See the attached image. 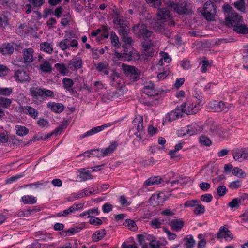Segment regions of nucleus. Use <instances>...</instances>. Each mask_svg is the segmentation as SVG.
<instances>
[{
	"mask_svg": "<svg viewBox=\"0 0 248 248\" xmlns=\"http://www.w3.org/2000/svg\"><path fill=\"white\" fill-rule=\"evenodd\" d=\"M123 47L124 48V53H119L116 51L114 52V56L112 59L113 62H116L117 61H129L132 60H137L140 59V55L137 51L132 49L127 53L125 50V46L124 45Z\"/></svg>",
	"mask_w": 248,
	"mask_h": 248,
	"instance_id": "nucleus-4",
	"label": "nucleus"
},
{
	"mask_svg": "<svg viewBox=\"0 0 248 248\" xmlns=\"http://www.w3.org/2000/svg\"><path fill=\"white\" fill-rule=\"evenodd\" d=\"M33 30H34V29L32 27H29L26 25L21 24L16 30V31L18 34L22 36L31 33Z\"/></svg>",
	"mask_w": 248,
	"mask_h": 248,
	"instance_id": "nucleus-25",
	"label": "nucleus"
},
{
	"mask_svg": "<svg viewBox=\"0 0 248 248\" xmlns=\"http://www.w3.org/2000/svg\"><path fill=\"white\" fill-rule=\"evenodd\" d=\"M170 73L169 68L166 67L164 69L162 72H160L157 75V78L159 80L164 79L166 77H167Z\"/></svg>",
	"mask_w": 248,
	"mask_h": 248,
	"instance_id": "nucleus-58",
	"label": "nucleus"
},
{
	"mask_svg": "<svg viewBox=\"0 0 248 248\" xmlns=\"http://www.w3.org/2000/svg\"><path fill=\"white\" fill-rule=\"evenodd\" d=\"M223 8L225 12L226 22L227 26H232L234 31L237 33H248V28L243 24L242 16L235 12L228 4L224 5Z\"/></svg>",
	"mask_w": 248,
	"mask_h": 248,
	"instance_id": "nucleus-1",
	"label": "nucleus"
},
{
	"mask_svg": "<svg viewBox=\"0 0 248 248\" xmlns=\"http://www.w3.org/2000/svg\"><path fill=\"white\" fill-rule=\"evenodd\" d=\"M232 173L233 175L240 178H244L246 176L245 171L238 167L234 168L232 170Z\"/></svg>",
	"mask_w": 248,
	"mask_h": 248,
	"instance_id": "nucleus-42",
	"label": "nucleus"
},
{
	"mask_svg": "<svg viewBox=\"0 0 248 248\" xmlns=\"http://www.w3.org/2000/svg\"><path fill=\"white\" fill-rule=\"evenodd\" d=\"M82 62L80 58H75L71 60L68 65V68L71 70H76L80 68Z\"/></svg>",
	"mask_w": 248,
	"mask_h": 248,
	"instance_id": "nucleus-22",
	"label": "nucleus"
},
{
	"mask_svg": "<svg viewBox=\"0 0 248 248\" xmlns=\"http://www.w3.org/2000/svg\"><path fill=\"white\" fill-rule=\"evenodd\" d=\"M118 121H115L112 122L108 123L101 126H96L92 128L91 130L88 131L86 133L81 135V137L83 138L86 137L92 136L96 133L103 131L106 128L110 127L115 125Z\"/></svg>",
	"mask_w": 248,
	"mask_h": 248,
	"instance_id": "nucleus-10",
	"label": "nucleus"
},
{
	"mask_svg": "<svg viewBox=\"0 0 248 248\" xmlns=\"http://www.w3.org/2000/svg\"><path fill=\"white\" fill-rule=\"evenodd\" d=\"M15 45L4 43L0 47V52L4 55H10L13 53Z\"/></svg>",
	"mask_w": 248,
	"mask_h": 248,
	"instance_id": "nucleus-19",
	"label": "nucleus"
},
{
	"mask_svg": "<svg viewBox=\"0 0 248 248\" xmlns=\"http://www.w3.org/2000/svg\"><path fill=\"white\" fill-rule=\"evenodd\" d=\"M156 17L158 21L153 25V28L155 31L161 32L163 29L162 22L169 21L171 19L172 16L169 10L167 8H162L158 9Z\"/></svg>",
	"mask_w": 248,
	"mask_h": 248,
	"instance_id": "nucleus-3",
	"label": "nucleus"
},
{
	"mask_svg": "<svg viewBox=\"0 0 248 248\" xmlns=\"http://www.w3.org/2000/svg\"><path fill=\"white\" fill-rule=\"evenodd\" d=\"M182 112L179 107L166 114L163 119V124L172 122L182 116Z\"/></svg>",
	"mask_w": 248,
	"mask_h": 248,
	"instance_id": "nucleus-11",
	"label": "nucleus"
},
{
	"mask_svg": "<svg viewBox=\"0 0 248 248\" xmlns=\"http://www.w3.org/2000/svg\"><path fill=\"white\" fill-rule=\"evenodd\" d=\"M230 105L222 101L213 100L209 102L207 106L209 111L215 112H227L230 109Z\"/></svg>",
	"mask_w": 248,
	"mask_h": 248,
	"instance_id": "nucleus-7",
	"label": "nucleus"
},
{
	"mask_svg": "<svg viewBox=\"0 0 248 248\" xmlns=\"http://www.w3.org/2000/svg\"><path fill=\"white\" fill-rule=\"evenodd\" d=\"M40 49L47 53L51 54L53 52L52 45L48 42H43L40 44Z\"/></svg>",
	"mask_w": 248,
	"mask_h": 248,
	"instance_id": "nucleus-35",
	"label": "nucleus"
},
{
	"mask_svg": "<svg viewBox=\"0 0 248 248\" xmlns=\"http://www.w3.org/2000/svg\"><path fill=\"white\" fill-rule=\"evenodd\" d=\"M169 9H173L174 11L179 14H186L187 11V3L185 0H180L178 2L175 3L170 1L167 4Z\"/></svg>",
	"mask_w": 248,
	"mask_h": 248,
	"instance_id": "nucleus-9",
	"label": "nucleus"
},
{
	"mask_svg": "<svg viewBox=\"0 0 248 248\" xmlns=\"http://www.w3.org/2000/svg\"><path fill=\"white\" fill-rule=\"evenodd\" d=\"M110 39L111 45L115 48H118L121 46L118 37L114 32H111L110 34Z\"/></svg>",
	"mask_w": 248,
	"mask_h": 248,
	"instance_id": "nucleus-39",
	"label": "nucleus"
},
{
	"mask_svg": "<svg viewBox=\"0 0 248 248\" xmlns=\"http://www.w3.org/2000/svg\"><path fill=\"white\" fill-rule=\"evenodd\" d=\"M62 82L64 88L67 90H69L74 84L73 80L67 78H63Z\"/></svg>",
	"mask_w": 248,
	"mask_h": 248,
	"instance_id": "nucleus-54",
	"label": "nucleus"
},
{
	"mask_svg": "<svg viewBox=\"0 0 248 248\" xmlns=\"http://www.w3.org/2000/svg\"><path fill=\"white\" fill-rule=\"evenodd\" d=\"M146 3L155 8L160 7L164 0H145Z\"/></svg>",
	"mask_w": 248,
	"mask_h": 248,
	"instance_id": "nucleus-50",
	"label": "nucleus"
},
{
	"mask_svg": "<svg viewBox=\"0 0 248 248\" xmlns=\"http://www.w3.org/2000/svg\"><path fill=\"white\" fill-rule=\"evenodd\" d=\"M133 30L135 34L144 38L149 37L152 34V32L147 30L146 26L144 24L136 25L134 26Z\"/></svg>",
	"mask_w": 248,
	"mask_h": 248,
	"instance_id": "nucleus-12",
	"label": "nucleus"
},
{
	"mask_svg": "<svg viewBox=\"0 0 248 248\" xmlns=\"http://www.w3.org/2000/svg\"><path fill=\"white\" fill-rule=\"evenodd\" d=\"M13 93L11 87H0V95L9 96Z\"/></svg>",
	"mask_w": 248,
	"mask_h": 248,
	"instance_id": "nucleus-55",
	"label": "nucleus"
},
{
	"mask_svg": "<svg viewBox=\"0 0 248 248\" xmlns=\"http://www.w3.org/2000/svg\"><path fill=\"white\" fill-rule=\"evenodd\" d=\"M21 111L24 114L29 115L31 118L35 119L38 116L39 113L37 110L30 106H25L21 108Z\"/></svg>",
	"mask_w": 248,
	"mask_h": 248,
	"instance_id": "nucleus-18",
	"label": "nucleus"
},
{
	"mask_svg": "<svg viewBox=\"0 0 248 248\" xmlns=\"http://www.w3.org/2000/svg\"><path fill=\"white\" fill-rule=\"evenodd\" d=\"M89 222L90 224L94 226H100L103 223L101 219L99 218L95 217L92 216L90 217Z\"/></svg>",
	"mask_w": 248,
	"mask_h": 248,
	"instance_id": "nucleus-53",
	"label": "nucleus"
},
{
	"mask_svg": "<svg viewBox=\"0 0 248 248\" xmlns=\"http://www.w3.org/2000/svg\"><path fill=\"white\" fill-rule=\"evenodd\" d=\"M91 37L92 38L97 37L96 39L97 41H99L103 37L108 38V35L106 33V29L105 27H103L101 29H98L95 31H92Z\"/></svg>",
	"mask_w": 248,
	"mask_h": 248,
	"instance_id": "nucleus-21",
	"label": "nucleus"
},
{
	"mask_svg": "<svg viewBox=\"0 0 248 248\" xmlns=\"http://www.w3.org/2000/svg\"><path fill=\"white\" fill-rule=\"evenodd\" d=\"M12 102V99L0 97V107L3 108H8L10 107Z\"/></svg>",
	"mask_w": 248,
	"mask_h": 248,
	"instance_id": "nucleus-33",
	"label": "nucleus"
},
{
	"mask_svg": "<svg viewBox=\"0 0 248 248\" xmlns=\"http://www.w3.org/2000/svg\"><path fill=\"white\" fill-rule=\"evenodd\" d=\"M75 213L72 207L71 206L69 207L67 209L61 211L57 214V217H67L69 215Z\"/></svg>",
	"mask_w": 248,
	"mask_h": 248,
	"instance_id": "nucleus-46",
	"label": "nucleus"
},
{
	"mask_svg": "<svg viewBox=\"0 0 248 248\" xmlns=\"http://www.w3.org/2000/svg\"><path fill=\"white\" fill-rule=\"evenodd\" d=\"M55 67L58 71L63 76L68 75L70 74L68 68H66L65 65L62 63H57Z\"/></svg>",
	"mask_w": 248,
	"mask_h": 248,
	"instance_id": "nucleus-38",
	"label": "nucleus"
},
{
	"mask_svg": "<svg viewBox=\"0 0 248 248\" xmlns=\"http://www.w3.org/2000/svg\"><path fill=\"white\" fill-rule=\"evenodd\" d=\"M202 105L200 100L196 98L187 100L181 105L179 108L182 113L187 115H193L197 113L201 108Z\"/></svg>",
	"mask_w": 248,
	"mask_h": 248,
	"instance_id": "nucleus-2",
	"label": "nucleus"
},
{
	"mask_svg": "<svg viewBox=\"0 0 248 248\" xmlns=\"http://www.w3.org/2000/svg\"><path fill=\"white\" fill-rule=\"evenodd\" d=\"M201 130L199 124L195 123L180 128L177 130V134L179 137L191 136L197 134Z\"/></svg>",
	"mask_w": 248,
	"mask_h": 248,
	"instance_id": "nucleus-5",
	"label": "nucleus"
},
{
	"mask_svg": "<svg viewBox=\"0 0 248 248\" xmlns=\"http://www.w3.org/2000/svg\"><path fill=\"white\" fill-rule=\"evenodd\" d=\"M122 67L124 72L127 76H130L134 79L139 77V71L134 66L123 64Z\"/></svg>",
	"mask_w": 248,
	"mask_h": 248,
	"instance_id": "nucleus-13",
	"label": "nucleus"
},
{
	"mask_svg": "<svg viewBox=\"0 0 248 248\" xmlns=\"http://www.w3.org/2000/svg\"><path fill=\"white\" fill-rule=\"evenodd\" d=\"M164 194L163 193H158L153 194L150 199V202L151 204L155 205L159 204L163 202V197Z\"/></svg>",
	"mask_w": 248,
	"mask_h": 248,
	"instance_id": "nucleus-26",
	"label": "nucleus"
},
{
	"mask_svg": "<svg viewBox=\"0 0 248 248\" xmlns=\"http://www.w3.org/2000/svg\"><path fill=\"white\" fill-rule=\"evenodd\" d=\"M160 55L161 56V58L158 63V65L162 66L163 65V61L167 63H169L171 62V58L168 54V53L165 52L161 51L160 53Z\"/></svg>",
	"mask_w": 248,
	"mask_h": 248,
	"instance_id": "nucleus-34",
	"label": "nucleus"
},
{
	"mask_svg": "<svg viewBox=\"0 0 248 248\" xmlns=\"http://www.w3.org/2000/svg\"><path fill=\"white\" fill-rule=\"evenodd\" d=\"M16 134L20 136H24L27 134L28 133V129L24 126H16L15 127Z\"/></svg>",
	"mask_w": 248,
	"mask_h": 248,
	"instance_id": "nucleus-48",
	"label": "nucleus"
},
{
	"mask_svg": "<svg viewBox=\"0 0 248 248\" xmlns=\"http://www.w3.org/2000/svg\"><path fill=\"white\" fill-rule=\"evenodd\" d=\"M161 179L159 176L151 177L145 182V185L147 186L158 184L161 182Z\"/></svg>",
	"mask_w": 248,
	"mask_h": 248,
	"instance_id": "nucleus-41",
	"label": "nucleus"
},
{
	"mask_svg": "<svg viewBox=\"0 0 248 248\" xmlns=\"http://www.w3.org/2000/svg\"><path fill=\"white\" fill-rule=\"evenodd\" d=\"M21 201L24 204H32L36 202V198L32 195H25L21 198Z\"/></svg>",
	"mask_w": 248,
	"mask_h": 248,
	"instance_id": "nucleus-36",
	"label": "nucleus"
},
{
	"mask_svg": "<svg viewBox=\"0 0 248 248\" xmlns=\"http://www.w3.org/2000/svg\"><path fill=\"white\" fill-rule=\"evenodd\" d=\"M106 234L105 230H99L95 232L93 235L92 238L93 241L97 242L102 239Z\"/></svg>",
	"mask_w": 248,
	"mask_h": 248,
	"instance_id": "nucleus-37",
	"label": "nucleus"
},
{
	"mask_svg": "<svg viewBox=\"0 0 248 248\" xmlns=\"http://www.w3.org/2000/svg\"><path fill=\"white\" fill-rule=\"evenodd\" d=\"M40 70L42 72L48 73L52 70V66L50 63L46 61H44L39 66Z\"/></svg>",
	"mask_w": 248,
	"mask_h": 248,
	"instance_id": "nucleus-40",
	"label": "nucleus"
},
{
	"mask_svg": "<svg viewBox=\"0 0 248 248\" xmlns=\"http://www.w3.org/2000/svg\"><path fill=\"white\" fill-rule=\"evenodd\" d=\"M185 241L186 243V246L188 248H192L195 245V241L194 240V238L191 235H189L186 236L185 238Z\"/></svg>",
	"mask_w": 248,
	"mask_h": 248,
	"instance_id": "nucleus-52",
	"label": "nucleus"
},
{
	"mask_svg": "<svg viewBox=\"0 0 248 248\" xmlns=\"http://www.w3.org/2000/svg\"><path fill=\"white\" fill-rule=\"evenodd\" d=\"M171 228L175 231H179L184 226L183 221L179 219H172L169 223Z\"/></svg>",
	"mask_w": 248,
	"mask_h": 248,
	"instance_id": "nucleus-29",
	"label": "nucleus"
},
{
	"mask_svg": "<svg viewBox=\"0 0 248 248\" xmlns=\"http://www.w3.org/2000/svg\"><path fill=\"white\" fill-rule=\"evenodd\" d=\"M243 63L244 68L248 71V46L245 47L243 52Z\"/></svg>",
	"mask_w": 248,
	"mask_h": 248,
	"instance_id": "nucleus-47",
	"label": "nucleus"
},
{
	"mask_svg": "<svg viewBox=\"0 0 248 248\" xmlns=\"http://www.w3.org/2000/svg\"><path fill=\"white\" fill-rule=\"evenodd\" d=\"M204 206L199 203L195 207L193 212L197 216H200L203 214L205 212Z\"/></svg>",
	"mask_w": 248,
	"mask_h": 248,
	"instance_id": "nucleus-51",
	"label": "nucleus"
},
{
	"mask_svg": "<svg viewBox=\"0 0 248 248\" xmlns=\"http://www.w3.org/2000/svg\"><path fill=\"white\" fill-rule=\"evenodd\" d=\"M217 237L218 239L224 238L226 241H231L233 239V236L228 228L222 226L217 234Z\"/></svg>",
	"mask_w": 248,
	"mask_h": 248,
	"instance_id": "nucleus-15",
	"label": "nucleus"
},
{
	"mask_svg": "<svg viewBox=\"0 0 248 248\" xmlns=\"http://www.w3.org/2000/svg\"><path fill=\"white\" fill-rule=\"evenodd\" d=\"M83 198L81 191H78L77 193H73L70 195L69 197V201H74L76 200Z\"/></svg>",
	"mask_w": 248,
	"mask_h": 248,
	"instance_id": "nucleus-56",
	"label": "nucleus"
},
{
	"mask_svg": "<svg viewBox=\"0 0 248 248\" xmlns=\"http://www.w3.org/2000/svg\"><path fill=\"white\" fill-rule=\"evenodd\" d=\"M241 182L239 180H236L230 183L229 187L230 189L234 190L238 188L241 186Z\"/></svg>",
	"mask_w": 248,
	"mask_h": 248,
	"instance_id": "nucleus-61",
	"label": "nucleus"
},
{
	"mask_svg": "<svg viewBox=\"0 0 248 248\" xmlns=\"http://www.w3.org/2000/svg\"><path fill=\"white\" fill-rule=\"evenodd\" d=\"M80 231L79 228L77 227L70 228L67 230H64L61 232V235L63 237L69 236L75 234Z\"/></svg>",
	"mask_w": 248,
	"mask_h": 248,
	"instance_id": "nucleus-32",
	"label": "nucleus"
},
{
	"mask_svg": "<svg viewBox=\"0 0 248 248\" xmlns=\"http://www.w3.org/2000/svg\"><path fill=\"white\" fill-rule=\"evenodd\" d=\"M93 176L90 171L84 169H81L79 171V174L77 176L78 181H85L87 180L92 179Z\"/></svg>",
	"mask_w": 248,
	"mask_h": 248,
	"instance_id": "nucleus-23",
	"label": "nucleus"
},
{
	"mask_svg": "<svg viewBox=\"0 0 248 248\" xmlns=\"http://www.w3.org/2000/svg\"><path fill=\"white\" fill-rule=\"evenodd\" d=\"M144 93L149 96H154L158 94L157 92L154 88V84L152 82H149L143 88Z\"/></svg>",
	"mask_w": 248,
	"mask_h": 248,
	"instance_id": "nucleus-24",
	"label": "nucleus"
},
{
	"mask_svg": "<svg viewBox=\"0 0 248 248\" xmlns=\"http://www.w3.org/2000/svg\"><path fill=\"white\" fill-rule=\"evenodd\" d=\"M97 68L99 71L107 75L109 73L108 66L107 65L103 63H99L98 64Z\"/></svg>",
	"mask_w": 248,
	"mask_h": 248,
	"instance_id": "nucleus-60",
	"label": "nucleus"
},
{
	"mask_svg": "<svg viewBox=\"0 0 248 248\" xmlns=\"http://www.w3.org/2000/svg\"><path fill=\"white\" fill-rule=\"evenodd\" d=\"M47 106L50 108L51 110L56 113L62 112L64 108V107L62 104L54 102H49L47 104Z\"/></svg>",
	"mask_w": 248,
	"mask_h": 248,
	"instance_id": "nucleus-28",
	"label": "nucleus"
},
{
	"mask_svg": "<svg viewBox=\"0 0 248 248\" xmlns=\"http://www.w3.org/2000/svg\"><path fill=\"white\" fill-rule=\"evenodd\" d=\"M124 226L128 227L130 230L133 231H135L137 230V227L135 222L131 219H126L124 222Z\"/></svg>",
	"mask_w": 248,
	"mask_h": 248,
	"instance_id": "nucleus-49",
	"label": "nucleus"
},
{
	"mask_svg": "<svg viewBox=\"0 0 248 248\" xmlns=\"http://www.w3.org/2000/svg\"><path fill=\"white\" fill-rule=\"evenodd\" d=\"M199 10L206 20L209 21L214 20L216 9L214 4L211 1H207L202 8H199Z\"/></svg>",
	"mask_w": 248,
	"mask_h": 248,
	"instance_id": "nucleus-6",
	"label": "nucleus"
},
{
	"mask_svg": "<svg viewBox=\"0 0 248 248\" xmlns=\"http://www.w3.org/2000/svg\"><path fill=\"white\" fill-rule=\"evenodd\" d=\"M199 203H200V202L197 200L187 201L185 202L184 206L186 207H196Z\"/></svg>",
	"mask_w": 248,
	"mask_h": 248,
	"instance_id": "nucleus-59",
	"label": "nucleus"
},
{
	"mask_svg": "<svg viewBox=\"0 0 248 248\" xmlns=\"http://www.w3.org/2000/svg\"><path fill=\"white\" fill-rule=\"evenodd\" d=\"M243 149H236L233 151V157L234 160L242 162L245 160Z\"/></svg>",
	"mask_w": 248,
	"mask_h": 248,
	"instance_id": "nucleus-31",
	"label": "nucleus"
},
{
	"mask_svg": "<svg viewBox=\"0 0 248 248\" xmlns=\"http://www.w3.org/2000/svg\"><path fill=\"white\" fill-rule=\"evenodd\" d=\"M37 124L40 127L45 128L48 126L49 122L47 120L44 118H40L37 121Z\"/></svg>",
	"mask_w": 248,
	"mask_h": 248,
	"instance_id": "nucleus-62",
	"label": "nucleus"
},
{
	"mask_svg": "<svg viewBox=\"0 0 248 248\" xmlns=\"http://www.w3.org/2000/svg\"><path fill=\"white\" fill-rule=\"evenodd\" d=\"M233 5L238 11L243 13L245 12L246 8L244 0H239L235 2Z\"/></svg>",
	"mask_w": 248,
	"mask_h": 248,
	"instance_id": "nucleus-43",
	"label": "nucleus"
},
{
	"mask_svg": "<svg viewBox=\"0 0 248 248\" xmlns=\"http://www.w3.org/2000/svg\"><path fill=\"white\" fill-rule=\"evenodd\" d=\"M117 146L118 145L116 142H113L108 147L102 148L104 157L112 154L116 150Z\"/></svg>",
	"mask_w": 248,
	"mask_h": 248,
	"instance_id": "nucleus-30",
	"label": "nucleus"
},
{
	"mask_svg": "<svg viewBox=\"0 0 248 248\" xmlns=\"http://www.w3.org/2000/svg\"><path fill=\"white\" fill-rule=\"evenodd\" d=\"M212 199V195L209 193L203 194L201 197V200L205 202H211Z\"/></svg>",
	"mask_w": 248,
	"mask_h": 248,
	"instance_id": "nucleus-63",
	"label": "nucleus"
},
{
	"mask_svg": "<svg viewBox=\"0 0 248 248\" xmlns=\"http://www.w3.org/2000/svg\"><path fill=\"white\" fill-rule=\"evenodd\" d=\"M199 143L205 146H210L212 144L211 140L207 136H201L199 138Z\"/></svg>",
	"mask_w": 248,
	"mask_h": 248,
	"instance_id": "nucleus-45",
	"label": "nucleus"
},
{
	"mask_svg": "<svg viewBox=\"0 0 248 248\" xmlns=\"http://www.w3.org/2000/svg\"><path fill=\"white\" fill-rule=\"evenodd\" d=\"M14 78L17 82L24 83L29 82L30 78L29 74L22 70H17L15 72Z\"/></svg>",
	"mask_w": 248,
	"mask_h": 248,
	"instance_id": "nucleus-14",
	"label": "nucleus"
},
{
	"mask_svg": "<svg viewBox=\"0 0 248 248\" xmlns=\"http://www.w3.org/2000/svg\"><path fill=\"white\" fill-rule=\"evenodd\" d=\"M40 239L44 241H47L53 238L52 234L49 233H42L40 234Z\"/></svg>",
	"mask_w": 248,
	"mask_h": 248,
	"instance_id": "nucleus-64",
	"label": "nucleus"
},
{
	"mask_svg": "<svg viewBox=\"0 0 248 248\" xmlns=\"http://www.w3.org/2000/svg\"><path fill=\"white\" fill-rule=\"evenodd\" d=\"M30 95L35 98L39 97H51L53 95V92L49 90L32 87L30 90Z\"/></svg>",
	"mask_w": 248,
	"mask_h": 248,
	"instance_id": "nucleus-8",
	"label": "nucleus"
},
{
	"mask_svg": "<svg viewBox=\"0 0 248 248\" xmlns=\"http://www.w3.org/2000/svg\"><path fill=\"white\" fill-rule=\"evenodd\" d=\"M210 133L213 136L219 135V136H223L221 128L217 125H213L210 128Z\"/></svg>",
	"mask_w": 248,
	"mask_h": 248,
	"instance_id": "nucleus-44",
	"label": "nucleus"
},
{
	"mask_svg": "<svg viewBox=\"0 0 248 248\" xmlns=\"http://www.w3.org/2000/svg\"><path fill=\"white\" fill-rule=\"evenodd\" d=\"M133 123L138 133L141 132L143 130V119L141 116H137L133 120Z\"/></svg>",
	"mask_w": 248,
	"mask_h": 248,
	"instance_id": "nucleus-27",
	"label": "nucleus"
},
{
	"mask_svg": "<svg viewBox=\"0 0 248 248\" xmlns=\"http://www.w3.org/2000/svg\"><path fill=\"white\" fill-rule=\"evenodd\" d=\"M10 72V69L6 66L0 64V78L7 76Z\"/></svg>",
	"mask_w": 248,
	"mask_h": 248,
	"instance_id": "nucleus-57",
	"label": "nucleus"
},
{
	"mask_svg": "<svg viewBox=\"0 0 248 248\" xmlns=\"http://www.w3.org/2000/svg\"><path fill=\"white\" fill-rule=\"evenodd\" d=\"M154 43L151 40L145 41L142 43L143 53L146 56H152L154 54Z\"/></svg>",
	"mask_w": 248,
	"mask_h": 248,
	"instance_id": "nucleus-16",
	"label": "nucleus"
},
{
	"mask_svg": "<svg viewBox=\"0 0 248 248\" xmlns=\"http://www.w3.org/2000/svg\"><path fill=\"white\" fill-rule=\"evenodd\" d=\"M78 44V42L75 39H65L60 42L59 46L62 50H64L69 48L70 47H75Z\"/></svg>",
	"mask_w": 248,
	"mask_h": 248,
	"instance_id": "nucleus-17",
	"label": "nucleus"
},
{
	"mask_svg": "<svg viewBox=\"0 0 248 248\" xmlns=\"http://www.w3.org/2000/svg\"><path fill=\"white\" fill-rule=\"evenodd\" d=\"M34 50L31 48L25 49L23 51V58L25 63H30L33 61Z\"/></svg>",
	"mask_w": 248,
	"mask_h": 248,
	"instance_id": "nucleus-20",
	"label": "nucleus"
}]
</instances>
